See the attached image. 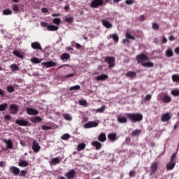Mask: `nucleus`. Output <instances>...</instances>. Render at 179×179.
<instances>
[{"instance_id":"f257e3e1","label":"nucleus","mask_w":179,"mask_h":179,"mask_svg":"<svg viewBox=\"0 0 179 179\" xmlns=\"http://www.w3.org/2000/svg\"><path fill=\"white\" fill-rule=\"evenodd\" d=\"M124 115L128 118L129 121L133 123L141 122L143 120V115L142 113H127Z\"/></svg>"},{"instance_id":"f03ea898","label":"nucleus","mask_w":179,"mask_h":179,"mask_svg":"<svg viewBox=\"0 0 179 179\" xmlns=\"http://www.w3.org/2000/svg\"><path fill=\"white\" fill-rule=\"evenodd\" d=\"M136 59L137 61V64H141L143 66V64H145V61H149V57L148 55H145L144 53H141L136 56Z\"/></svg>"},{"instance_id":"7ed1b4c3","label":"nucleus","mask_w":179,"mask_h":179,"mask_svg":"<svg viewBox=\"0 0 179 179\" xmlns=\"http://www.w3.org/2000/svg\"><path fill=\"white\" fill-rule=\"evenodd\" d=\"M15 124L20 125V127H31V123L23 117L16 120Z\"/></svg>"},{"instance_id":"20e7f679","label":"nucleus","mask_w":179,"mask_h":179,"mask_svg":"<svg viewBox=\"0 0 179 179\" xmlns=\"http://www.w3.org/2000/svg\"><path fill=\"white\" fill-rule=\"evenodd\" d=\"M159 99L163 103H165L166 104L171 103V98L170 97V96L164 92H162L159 94Z\"/></svg>"},{"instance_id":"39448f33","label":"nucleus","mask_w":179,"mask_h":179,"mask_svg":"<svg viewBox=\"0 0 179 179\" xmlns=\"http://www.w3.org/2000/svg\"><path fill=\"white\" fill-rule=\"evenodd\" d=\"M9 112L13 115H16L19 113V105L16 103H12L9 108Z\"/></svg>"},{"instance_id":"423d86ee","label":"nucleus","mask_w":179,"mask_h":179,"mask_svg":"<svg viewBox=\"0 0 179 179\" xmlns=\"http://www.w3.org/2000/svg\"><path fill=\"white\" fill-rule=\"evenodd\" d=\"M75 176H76V171H75V169H71L64 174V177L67 179H74Z\"/></svg>"},{"instance_id":"0eeeda50","label":"nucleus","mask_w":179,"mask_h":179,"mask_svg":"<svg viewBox=\"0 0 179 179\" xmlns=\"http://www.w3.org/2000/svg\"><path fill=\"white\" fill-rule=\"evenodd\" d=\"M150 176H153L156 171H157V169H159V163L158 162H153L150 166Z\"/></svg>"},{"instance_id":"6e6552de","label":"nucleus","mask_w":179,"mask_h":179,"mask_svg":"<svg viewBox=\"0 0 179 179\" xmlns=\"http://www.w3.org/2000/svg\"><path fill=\"white\" fill-rule=\"evenodd\" d=\"M104 3L103 0H93L91 2V8H99V6H101Z\"/></svg>"},{"instance_id":"1a4fd4ad","label":"nucleus","mask_w":179,"mask_h":179,"mask_svg":"<svg viewBox=\"0 0 179 179\" xmlns=\"http://www.w3.org/2000/svg\"><path fill=\"white\" fill-rule=\"evenodd\" d=\"M98 126H99V123H97L96 122L90 121V122H88L87 123H85L83 127L84 128L87 129L89 128H94Z\"/></svg>"},{"instance_id":"9d476101","label":"nucleus","mask_w":179,"mask_h":179,"mask_svg":"<svg viewBox=\"0 0 179 179\" xmlns=\"http://www.w3.org/2000/svg\"><path fill=\"white\" fill-rule=\"evenodd\" d=\"M40 145L37 143V141L34 140L32 143V150H34L35 153H38V152H40Z\"/></svg>"},{"instance_id":"9b49d317","label":"nucleus","mask_w":179,"mask_h":179,"mask_svg":"<svg viewBox=\"0 0 179 179\" xmlns=\"http://www.w3.org/2000/svg\"><path fill=\"white\" fill-rule=\"evenodd\" d=\"M26 111L28 115H37L38 114V110L33 108H27Z\"/></svg>"},{"instance_id":"f8f14e48","label":"nucleus","mask_w":179,"mask_h":179,"mask_svg":"<svg viewBox=\"0 0 179 179\" xmlns=\"http://www.w3.org/2000/svg\"><path fill=\"white\" fill-rule=\"evenodd\" d=\"M10 171L15 176H19L20 174V169L16 166H10L9 169Z\"/></svg>"},{"instance_id":"ddd939ff","label":"nucleus","mask_w":179,"mask_h":179,"mask_svg":"<svg viewBox=\"0 0 179 179\" xmlns=\"http://www.w3.org/2000/svg\"><path fill=\"white\" fill-rule=\"evenodd\" d=\"M117 121L120 124H127V122H128V117L122 115H117Z\"/></svg>"},{"instance_id":"4468645a","label":"nucleus","mask_w":179,"mask_h":179,"mask_svg":"<svg viewBox=\"0 0 179 179\" xmlns=\"http://www.w3.org/2000/svg\"><path fill=\"white\" fill-rule=\"evenodd\" d=\"M170 120H171V115H170L169 113L163 114L161 117V121H162V122H167L170 121Z\"/></svg>"},{"instance_id":"2eb2a0df","label":"nucleus","mask_w":179,"mask_h":179,"mask_svg":"<svg viewBox=\"0 0 179 179\" xmlns=\"http://www.w3.org/2000/svg\"><path fill=\"white\" fill-rule=\"evenodd\" d=\"M31 47L34 50H39V51H41L43 50V48H41V45H40V43H38V42L31 43Z\"/></svg>"},{"instance_id":"dca6fc26","label":"nucleus","mask_w":179,"mask_h":179,"mask_svg":"<svg viewBox=\"0 0 179 179\" xmlns=\"http://www.w3.org/2000/svg\"><path fill=\"white\" fill-rule=\"evenodd\" d=\"M42 65H43L46 68H52V66H55L57 65V63L52 61H50V62H45L42 63Z\"/></svg>"},{"instance_id":"f3484780","label":"nucleus","mask_w":179,"mask_h":179,"mask_svg":"<svg viewBox=\"0 0 179 179\" xmlns=\"http://www.w3.org/2000/svg\"><path fill=\"white\" fill-rule=\"evenodd\" d=\"M176 167V162L170 161L169 163L166 164V171H170Z\"/></svg>"},{"instance_id":"a211bd4d","label":"nucleus","mask_w":179,"mask_h":179,"mask_svg":"<svg viewBox=\"0 0 179 179\" xmlns=\"http://www.w3.org/2000/svg\"><path fill=\"white\" fill-rule=\"evenodd\" d=\"M91 145L92 146L96 147V150H100V149H101V143H100V142H99L97 141H92L91 143Z\"/></svg>"},{"instance_id":"6ab92c4d","label":"nucleus","mask_w":179,"mask_h":179,"mask_svg":"<svg viewBox=\"0 0 179 179\" xmlns=\"http://www.w3.org/2000/svg\"><path fill=\"white\" fill-rule=\"evenodd\" d=\"M165 55L168 58H171L174 55V52H173V49L169 48L165 51Z\"/></svg>"},{"instance_id":"aec40b11","label":"nucleus","mask_w":179,"mask_h":179,"mask_svg":"<svg viewBox=\"0 0 179 179\" xmlns=\"http://www.w3.org/2000/svg\"><path fill=\"white\" fill-rule=\"evenodd\" d=\"M127 78H130V79H134V78H136V72L135 71H128L126 73Z\"/></svg>"},{"instance_id":"412c9836","label":"nucleus","mask_w":179,"mask_h":179,"mask_svg":"<svg viewBox=\"0 0 179 179\" xmlns=\"http://www.w3.org/2000/svg\"><path fill=\"white\" fill-rule=\"evenodd\" d=\"M98 141H99V142H106V141H107V137L106 136V134L101 133L98 136Z\"/></svg>"},{"instance_id":"4be33fe9","label":"nucleus","mask_w":179,"mask_h":179,"mask_svg":"<svg viewBox=\"0 0 179 179\" xmlns=\"http://www.w3.org/2000/svg\"><path fill=\"white\" fill-rule=\"evenodd\" d=\"M3 142H4V143H6L7 148L8 149H13V143H12V140H10V139H8V140L4 139Z\"/></svg>"},{"instance_id":"5701e85b","label":"nucleus","mask_w":179,"mask_h":179,"mask_svg":"<svg viewBox=\"0 0 179 179\" xmlns=\"http://www.w3.org/2000/svg\"><path fill=\"white\" fill-rule=\"evenodd\" d=\"M70 58H71V55H69L67 52L63 53L60 57V59H62V61H65L66 59H69Z\"/></svg>"},{"instance_id":"b1692460","label":"nucleus","mask_w":179,"mask_h":179,"mask_svg":"<svg viewBox=\"0 0 179 179\" xmlns=\"http://www.w3.org/2000/svg\"><path fill=\"white\" fill-rule=\"evenodd\" d=\"M101 23H102L103 26L106 27V29H110L113 26L111 24V23H110V22H108V21H107L106 20H101Z\"/></svg>"},{"instance_id":"393cba45","label":"nucleus","mask_w":179,"mask_h":179,"mask_svg":"<svg viewBox=\"0 0 179 179\" xmlns=\"http://www.w3.org/2000/svg\"><path fill=\"white\" fill-rule=\"evenodd\" d=\"M108 79V76L107 74H101L100 76H96V80H106Z\"/></svg>"},{"instance_id":"a878e982","label":"nucleus","mask_w":179,"mask_h":179,"mask_svg":"<svg viewBox=\"0 0 179 179\" xmlns=\"http://www.w3.org/2000/svg\"><path fill=\"white\" fill-rule=\"evenodd\" d=\"M105 62L109 64V68H113V57H106L105 58Z\"/></svg>"},{"instance_id":"bb28decb","label":"nucleus","mask_w":179,"mask_h":179,"mask_svg":"<svg viewBox=\"0 0 179 179\" xmlns=\"http://www.w3.org/2000/svg\"><path fill=\"white\" fill-rule=\"evenodd\" d=\"M85 149H86V144H85V143H80L78 145V152H82V150H85Z\"/></svg>"},{"instance_id":"cd10ccee","label":"nucleus","mask_w":179,"mask_h":179,"mask_svg":"<svg viewBox=\"0 0 179 179\" xmlns=\"http://www.w3.org/2000/svg\"><path fill=\"white\" fill-rule=\"evenodd\" d=\"M47 29L49 30V31H57V30H58V27L50 24L47 26Z\"/></svg>"},{"instance_id":"c85d7f7f","label":"nucleus","mask_w":179,"mask_h":179,"mask_svg":"<svg viewBox=\"0 0 179 179\" xmlns=\"http://www.w3.org/2000/svg\"><path fill=\"white\" fill-rule=\"evenodd\" d=\"M18 166L20 167H27V166H29V162H27V161L20 159L18 163Z\"/></svg>"},{"instance_id":"c756f323","label":"nucleus","mask_w":179,"mask_h":179,"mask_svg":"<svg viewBox=\"0 0 179 179\" xmlns=\"http://www.w3.org/2000/svg\"><path fill=\"white\" fill-rule=\"evenodd\" d=\"M144 68H153L155 66V64L151 62H148L145 63H143V66Z\"/></svg>"},{"instance_id":"7c9ffc66","label":"nucleus","mask_w":179,"mask_h":179,"mask_svg":"<svg viewBox=\"0 0 179 179\" xmlns=\"http://www.w3.org/2000/svg\"><path fill=\"white\" fill-rule=\"evenodd\" d=\"M31 122L37 123V122H41L43 121V119L38 116H36L31 119Z\"/></svg>"},{"instance_id":"2f4dec72","label":"nucleus","mask_w":179,"mask_h":179,"mask_svg":"<svg viewBox=\"0 0 179 179\" xmlns=\"http://www.w3.org/2000/svg\"><path fill=\"white\" fill-rule=\"evenodd\" d=\"M60 162L61 161L59 160V158L55 157L51 160L50 164H53V165L59 164Z\"/></svg>"},{"instance_id":"473e14b6","label":"nucleus","mask_w":179,"mask_h":179,"mask_svg":"<svg viewBox=\"0 0 179 179\" xmlns=\"http://www.w3.org/2000/svg\"><path fill=\"white\" fill-rule=\"evenodd\" d=\"M141 134H142V130L136 129L131 133V135L133 136H139V135H141Z\"/></svg>"},{"instance_id":"72a5a7b5","label":"nucleus","mask_w":179,"mask_h":179,"mask_svg":"<svg viewBox=\"0 0 179 179\" xmlns=\"http://www.w3.org/2000/svg\"><path fill=\"white\" fill-rule=\"evenodd\" d=\"M43 61V59H40L37 57H33L31 59V62L33 64H40Z\"/></svg>"},{"instance_id":"f704fd0d","label":"nucleus","mask_w":179,"mask_h":179,"mask_svg":"<svg viewBox=\"0 0 179 179\" xmlns=\"http://www.w3.org/2000/svg\"><path fill=\"white\" fill-rule=\"evenodd\" d=\"M13 54L18 58H23V55L20 54V52L19 50H13Z\"/></svg>"},{"instance_id":"c9c22d12","label":"nucleus","mask_w":179,"mask_h":179,"mask_svg":"<svg viewBox=\"0 0 179 179\" xmlns=\"http://www.w3.org/2000/svg\"><path fill=\"white\" fill-rule=\"evenodd\" d=\"M8 108V103H4L3 104H0V111H5Z\"/></svg>"},{"instance_id":"e433bc0d","label":"nucleus","mask_w":179,"mask_h":179,"mask_svg":"<svg viewBox=\"0 0 179 179\" xmlns=\"http://www.w3.org/2000/svg\"><path fill=\"white\" fill-rule=\"evenodd\" d=\"M63 117H64V120H66V121H71L72 120V116H71V115H69L68 113L64 114Z\"/></svg>"},{"instance_id":"4c0bfd02","label":"nucleus","mask_w":179,"mask_h":179,"mask_svg":"<svg viewBox=\"0 0 179 179\" xmlns=\"http://www.w3.org/2000/svg\"><path fill=\"white\" fill-rule=\"evenodd\" d=\"M172 80H173V82H179V75L173 74L172 76Z\"/></svg>"},{"instance_id":"58836bf2","label":"nucleus","mask_w":179,"mask_h":179,"mask_svg":"<svg viewBox=\"0 0 179 179\" xmlns=\"http://www.w3.org/2000/svg\"><path fill=\"white\" fill-rule=\"evenodd\" d=\"M10 69H11V71H13V72H15L16 71H19V67L17 66V65L16 64H12L10 66Z\"/></svg>"},{"instance_id":"ea45409f","label":"nucleus","mask_w":179,"mask_h":179,"mask_svg":"<svg viewBox=\"0 0 179 179\" xmlns=\"http://www.w3.org/2000/svg\"><path fill=\"white\" fill-rule=\"evenodd\" d=\"M171 93L172 96H174L175 97L179 96V90H172Z\"/></svg>"},{"instance_id":"a19ab883","label":"nucleus","mask_w":179,"mask_h":179,"mask_svg":"<svg viewBox=\"0 0 179 179\" xmlns=\"http://www.w3.org/2000/svg\"><path fill=\"white\" fill-rule=\"evenodd\" d=\"M80 106H83L84 107H86L87 106V101L85 99H81L79 101Z\"/></svg>"},{"instance_id":"79ce46f5","label":"nucleus","mask_w":179,"mask_h":179,"mask_svg":"<svg viewBox=\"0 0 179 179\" xmlns=\"http://www.w3.org/2000/svg\"><path fill=\"white\" fill-rule=\"evenodd\" d=\"M80 90V85H74L69 88L70 91L72 90Z\"/></svg>"},{"instance_id":"37998d69","label":"nucleus","mask_w":179,"mask_h":179,"mask_svg":"<svg viewBox=\"0 0 179 179\" xmlns=\"http://www.w3.org/2000/svg\"><path fill=\"white\" fill-rule=\"evenodd\" d=\"M126 37L129 40H135V36H132L129 32L126 33Z\"/></svg>"},{"instance_id":"c03bdc74","label":"nucleus","mask_w":179,"mask_h":179,"mask_svg":"<svg viewBox=\"0 0 179 179\" xmlns=\"http://www.w3.org/2000/svg\"><path fill=\"white\" fill-rule=\"evenodd\" d=\"M53 23L55 24H57V26H59V24H61V19L59 18L53 19Z\"/></svg>"},{"instance_id":"a18cd8bd","label":"nucleus","mask_w":179,"mask_h":179,"mask_svg":"<svg viewBox=\"0 0 179 179\" xmlns=\"http://www.w3.org/2000/svg\"><path fill=\"white\" fill-rule=\"evenodd\" d=\"M69 138H71V136L68 134H65L61 137V138L63 139V141H68Z\"/></svg>"},{"instance_id":"49530a36","label":"nucleus","mask_w":179,"mask_h":179,"mask_svg":"<svg viewBox=\"0 0 179 179\" xmlns=\"http://www.w3.org/2000/svg\"><path fill=\"white\" fill-rule=\"evenodd\" d=\"M26 174H27V171L26 170L20 171V177H26Z\"/></svg>"},{"instance_id":"de8ad7c7","label":"nucleus","mask_w":179,"mask_h":179,"mask_svg":"<svg viewBox=\"0 0 179 179\" xmlns=\"http://www.w3.org/2000/svg\"><path fill=\"white\" fill-rule=\"evenodd\" d=\"M7 92L8 93H13V92H15V88H13V87H12L11 85H9L8 87H7Z\"/></svg>"},{"instance_id":"09e8293b","label":"nucleus","mask_w":179,"mask_h":179,"mask_svg":"<svg viewBox=\"0 0 179 179\" xmlns=\"http://www.w3.org/2000/svg\"><path fill=\"white\" fill-rule=\"evenodd\" d=\"M3 15H12V11L10 9H5L3 11Z\"/></svg>"},{"instance_id":"8fccbe9b","label":"nucleus","mask_w":179,"mask_h":179,"mask_svg":"<svg viewBox=\"0 0 179 179\" xmlns=\"http://www.w3.org/2000/svg\"><path fill=\"white\" fill-rule=\"evenodd\" d=\"M41 128H42V129H43V131H48V130H50V129H52V127H51L50 126H47V125H43V126L41 127Z\"/></svg>"},{"instance_id":"3c124183","label":"nucleus","mask_w":179,"mask_h":179,"mask_svg":"<svg viewBox=\"0 0 179 179\" xmlns=\"http://www.w3.org/2000/svg\"><path fill=\"white\" fill-rule=\"evenodd\" d=\"M146 19L145 17V15H141L138 17V22H144V20Z\"/></svg>"},{"instance_id":"603ef678","label":"nucleus","mask_w":179,"mask_h":179,"mask_svg":"<svg viewBox=\"0 0 179 179\" xmlns=\"http://www.w3.org/2000/svg\"><path fill=\"white\" fill-rule=\"evenodd\" d=\"M125 3L127 5H134V3H135V0H126Z\"/></svg>"},{"instance_id":"864d4df0","label":"nucleus","mask_w":179,"mask_h":179,"mask_svg":"<svg viewBox=\"0 0 179 179\" xmlns=\"http://www.w3.org/2000/svg\"><path fill=\"white\" fill-rule=\"evenodd\" d=\"M104 110H106V106H101L96 110V113H104Z\"/></svg>"},{"instance_id":"5fc2aeb1","label":"nucleus","mask_w":179,"mask_h":179,"mask_svg":"<svg viewBox=\"0 0 179 179\" xmlns=\"http://www.w3.org/2000/svg\"><path fill=\"white\" fill-rule=\"evenodd\" d=\"M13 10L16 13L19 12V6L16 4L13 5Z\"/></svg>"},{"instance_id":"6e6d98bb","label":"nucleus","mask_w":179,"mask_h":179,"mask_svg":"<svg viewBox=\"0 0 179 179\" xmlns=\"http://www.w3.org/2000/svg\"><path fill=\"white\" fill-rule=\"evenodd\" d=\"M113 39L115 41V43H118V40H119L118 35L114 34L113 35Z\"/></svg>"},{"instance_id":"4d7b16f0","label":"nucleus","mask_w":179,"mask_h":179,"mask_svg":"<svg viewBox=\"0 0 179 179\" xmlns=\"http://www.w3.org/2000/svg\"><path fill=\"white\" fill-rule=\"evenodd\" d=\"M152 29L153 30H159V24L157 23H153L152 24Z\"/></svg>"},{"instance_id":"13d9d810","label":"nucleus","mask_w":179,"mask_h":179,"mask_svg":"<svg viewBox=\"0 0 179 179\" xmlns=\"http://www.w3.org/2000/svg\"><path fill=\"white\" fill-rule=\"evenodd\" d=\"M119 138L120 136H117V134L115 133L113 134V142H115V141H117Z\"/></svg>"},{"instance_id":"bf43d9fd","label":"nucleus","mask_w":179,"mask_h":179,"mask_svg":"<svg viewBox=\"0 0 179 179\" xmlns=\"http://www.w3.org/2000/svg\"><path fill=\"white\" fill-rule=\"evenodd\" d=\"M66 23H73V17H66Z\"/></svg>"},{"instance_id":"052dcab7","label":"nucleus","mask_w":179,"mask_h":179,"mask_svg":"<svg viewBox=\"0 0 179 179\" xmlns=\"http://www.w3.org/2000/svg\"><path fill=\"white\" fill-rule=\"evenodd\" d=\"M145 100H146V101H150V100H152V94H147Z\"/></svg>"},{"instance_id":"680f3d73","label":"nucleus","mask_w":179,"mask_h":179,"mask_svg":"<svg viewBox=\"0 0 179 179\" xmlns=\"http://www.w3.org/2000/svg\"><path fill=\"white\" fill-rule=\"evenodd\" d=\"M177 157V155L176 153H173L171 157V162H174V159Z\"/></svg>"},{"instance_id":"e2e57ef3","label":"nucleus","mask_w":179,"mask_h":179,"mask_svg":"<svg viewBox=\"0 0 179 179\" xmlns=\"http://www.w3.org/2000/svg\"><path fill=\"white\" fill-rule=\"evenodd\" d=\"M4 118H5V120H6L7 121H10V120L12 119V117H10V115H6L4 116Z\"/></svg>"},{"instance_id":"0e129e2a","label":"nucleus","mask_w":179,"mask_h":179,"mask_svg":"<svg viewBox=\"0 0 179 179\" xmlns=\"http://www.w3.org/2000/svg\"><path fill=\"white\" fill-rule=\"evenodd\" d=\"M0 96L1 97H4L5 96V92L3 91V90L0 88Z\"/></svg>"},{"instance_id":"69168bd1","label":"nucleus","mask_w":179,"mask_h":179,"mask_svg":"<svg viewBox=\"0 0 179 179\" xmlns=\"http://www.w3.org/2000/svg\"><path fill=\"white\" fill-rule=\"evenodd\" d=\"M136 172L135 171H130L129 172V177H134V176H135V173Z\"/></svg>"},{"instance_id":"338daca9","label":"nucleus","mask_w":179,"mask_h":179,"mask_svg":"<svg viewBox=\"0 0 179 179\" xmlns=\"http://www.w3.org/2000/svg\"><path fill=\"white\" fill-rule=\"evenodd\" d=\"M73 76H75V73H72L66 75L65 76V78H73Z\"/></svg>"},{"instance_id":"774afa93","label":"nucleus","mask_w":179,"mask_h":179,"mask_svg":"<svg viewBox=\"0 0 179 179\" xmlns=\"http://www.w3.org/2000/svg\"><path fill=\"white\" fill-rule=\"evenodd\" d=\"M175 54H178V55H179V47H177L175 50Z\"/></svg>"}]
</instances>
